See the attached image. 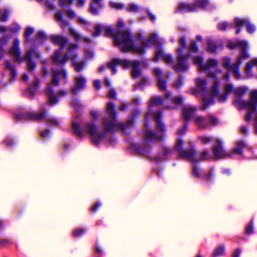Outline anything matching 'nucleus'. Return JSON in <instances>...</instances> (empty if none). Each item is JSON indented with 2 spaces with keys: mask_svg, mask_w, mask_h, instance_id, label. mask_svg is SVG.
Masks as SVG:
<instances>
[{
  "mask_svg": "<svg viewBox=\"0 0 257 257\" xmlns=\"http://www.w3.org/2000/svg\"><path fill=\"white\" fill-rule=\"evenodd\" d=\"M106 112L112 120H108L106 116L102 117V124L105 128L102 133H98L99 126L95 122H88L86 124L92 143L98 148H100L101 139L106 138L107 133L112 134L120 130L125 136H128L131 134L130 129H127L124 123L117 120L118 113L114 102H109L107 103Z\"/></svg>",
  "mask_w": 257,
  "mask_h": 257,
  "instance_id": "f257e3e1",
  "label": "nucleus"
},
{
  "mask_svg": "<svg viewBox=\"0 0 257 257\" xmlns=\"http://www.w3.org/2000/svg\"><path fill=\"white\" fill-rule=\"evenodd\" d=\"M124 34V42L119 49L121 52L123 53L134 51L139 54H145L147 49L153 44L156 39H158V34L154 33L150 35L148 39L142 42L141 45H138L136 43L137 39L131 30L128 33L127 31L125 32Z\"/></svg>",
  "mask_w": 257,
  "mask_h": 257,
  "instance_id": "f03ea898",
  "label": "nucleus"
},
{
  "mask_svg": "<svg viewBox=\"0 0 257 257\" xmlns=\"http://www.w3.org/2000/svg\"><path fill=\"white\" fill-rule=\"evenodd\" d=\"M193 146H191L190 149L187 150H184L180 154V157L182 158L189 159L191 164H196L192 167V174L194 176L204 181H209L214 183V168H211L208 173H206L199 165V159L195 158L197 155V152L193 149Z\"/></svg>",
  "mask_w": 257,
  "mask_h": 257,
  "instance_id": "7ed1b4c3",
  "label": "nucleus"
},
{
  "mask_svg": "<svg viewBox=\"0 0 257 257\" xmlns=\"http://www.w3.org/2000/svg\"><path fill=\"white\" fill-rule=\"evenodd\" d=\"M194 82L195 86L186 90L185 91L186 93L194 95L196 97L204 96L208 94V82L206 79L197 77L195 79Z\"/></svg>",
  "mask_w": 257,
  "mask_h": 257,
  "instance_id": "20e7f679",
  "label": "nucleus"
},
{
  "mask_svg": "<svg viewBox=\"0 0 257 257\" xmlns=\"http://www.w3.org/2000/svg\"><path fill=\"white\" fill-rule=\"evenodd\" d=\"M130 30V28H126L124 30L120 29L115 30L112 26H110L105 29L103 35L106 37H112L114 46L120 49L124 42V32L127 31L128 33Z\"/></svg>",
  "mask_w": 257,
  "mask_h": 257,
  "instance_id": "39448f33",
  "label": "nucleus"
},
{
  "mask_svg": "<svg viewBox=\"0 0 257 257\" xmlns=\"http://www.w3.org/2000/svg\"><path fill=\"white\" fill-rule=\"evenodd\" d=\"M48 114L46 110L41 111L40 113L25 112L15 114V118L17 120L25 121L26 120H35L42 121L46 119Z\"/></svg>",
  "mask_w": 257,
  "mask_h": 257,
  "instance_id": "423d86ee",
  "label": "nucleus"
},
{
  "mask_svg": "<svg viewBox=\"0 0 257 257\" xmlns=\"http://www.w3.org/2000/svg\"><path fill=\"white\" fill-rule=\"evenodd\" d=\"M213 152L216 160L232 158V154L227 152L223 148V141L217 139L216 144L213 147Z\"/></svg>",
  "mask_w": 257,
  "mask_h": 257,
  "instance_id": "0eeeda50",
  "label": "nucleus"
},
{
  "mask_svg": "<svg viewBox=\"0 0 257 257\" xmlns=\"http://www.w3.org/2000/svg\"><path fill=\"white\" fill-rule=\"evenodd\" d=\"M86 77L80 74L74 78V86L71 88V91L74 95L83 91L87 86Z\"/></svg>",
  "mask_w": 257,
  "mask_h": 257,
  "instance_id": "6e6552de",
  "label": "nucleus"
},
{
  "mask_svg": "<svg viewBox=\"0 0 257 257\" xmlns=\"http://www.w3.org/2000/svg\"><path fill=\"white\" fill-rule=\"evenodd\" d=\"M209 4L208 0H199L196 3L191 5L186 3L180 4L179 10L183 12H193L199 8H206Z\"/></svg>",
  "mask_w": 257,
  "mask_h": 257,
  "instance_id": "1a4fd4ad",
  "label": "nucleus"
},
{
  "mask_svg": "<svg viewBox=\"0 0 257 257\" xmlns=\"http://www.w3.org/2000/svg\"><path fill=\"white\" fill-rule=\"evenodd\" d=\"M250 102H257V90H253L250 94V99L243 100L242 98L236 99L234 101V105L239 110H244L250 107Z\"/></svg>",
  "mask_w": 257,
  "mask_h": 257,
  "instance_id": "9d476101",
  "label": "nucleus"
},
{
  "mask_svg": "<svg viewBox=\"0 0 257 257\" xmlns=\"http://www.w3.org/2000/svg\"><path fill=\"white\" fill-rule=\"evenodd\" d=\"M9 52L14 57L15 62L22 63L24 61V58L22 56L20 40L18 38L14 39L13 44L9 50Z\"/></svg>",
  "mask_w": 257,
  "mask_h": 257,
  "instance_id": "9b49d317",
  "label": "nucleus"
},
{
  "mask_svg": "<svg viewBox=\"0 0 257 257\" xmlns=\"http://www.w3.org/2000/svg\"><path fill=\"white\" fill-rule=\"evenodd\" d=\"M195 121L199 128L204 129L208 127L209 123L213 125H216L218 122V119L212 115L207 118L199 116L196 118Z\"/></svg>",
  "mask_w": 257,
  "mask_h": 257,
  "instance_id": "f8f14e48",
  "label": "nucleus"
},
{
  "mask_svg": "<svg viewBox=\"0 0 257 257\" xmlns=\"http://www.w3.org/2000/svg\"><path fill=\"white\" fill-rule=\"evenodd\" d=\"M128 149L137 155L150 156L152 153V148L148 149L145 146H141L138 143H134L131 145Z\"/></svg>",
  "mask_w": 257,
  "mask_h": 257,
  "instance_id": "ddd939ff",
  "label": "nucleus"
},
{
  "mask_svg": "<svg viewBox=\"0 0 257 257\" xmlns=\"http://www.w3.org/2000/svg\"><path fill=\"white\" fill-rule=\"evenodd\" d=\"M65 48H59L55 50L53 56V61L58 64L64 66L70 58V54H65L63 57H61V53Z\"/></svg>",
  "mask_w": 257,
  "mask_h": 257,
  "instance_id": "4468645a",
  "label": "nucleus"
},
{
  "mask_svg": "<svg viewBox=\"0 0 257 257\" xmlns=\"http://www.w3.org/2000/svg\"><path fill=\"white\" fill-rule=\"evenodd\" d=\"M173 153V151L172 149L168 147H164L162 154L159 153L156 157L151 158V160L152 161H155L157 165H159L162 162L167 161L172 155Z\"/></svg>",
  "mask_w": 257,
  "mask_h": 257,
  "instance_id": "2eb2a0df",
  "label": "nucleus"
},
{
  "mask_svg": "<svg viewBox=\"0 0 257 257\" xmlns=\"http://www.w3.org/2000/svg\"><path fill=\"white\" fill-rule=\"evenodd\" d=\"M47 37L44 31H39L37 32L35 38L32 39L30 44L32 46H43L45 44Z\"/></svg>",
  "mask_w": 257,
  "mask_h": 257,
  "instance_id": "dca6fc26",
  "label": "nucleus"
},
{
  "mask_svg": "<svg viewBox=\"0 0 257 257\" xmlns=\"http://www.w3.org/2000/svg\"><path fill=\"white\" fill-rule=\"evenodd\" d=\"M5 69L10 72L9 81L10 82H15L18 77L17 68L15 65L12 63L9 60H6L5 62Z\"/></svg>",
  "mask_w": 257,
  "mask_h": 257,
  "instance_id": "f3484780",
  "label": "nucleus"
},
{
  "mask_svg": "<svg viewBox=\"0 0 257 257\" xmlns=\"http://www.w3.org/2000/svg\"><path fill=\"white\" fill-rule=\"evenodd\" d=\"M78 57L77 54H74L72 57L71 63L75 71L80 72L87 67V62L86 60L78 62Z\"/></svg>",
  "mask_w": 257,
  "mask_h": 257,
  "instance_id": "a211bd4d",
  "label": "nucleus"
},
{
  "mask_svg": "<svg viewBox=\"0 0 257 257\" xmlns=\"http://www.w3.org/2000/svg\"><path fill=\"white\" fill-rule=\"evenodd\" d=\"M51 40L55 46H60V48H65L69 43V39L63 36L52 34L50 36Z\"/></svg>",
  "mask_w": 257,
  "mask_h": 257,
  "instance_id": "6ab92c4d",
  "label": "nucleus"
},
{
  "mask_svg": "<svg viewBox=\"0 0 257 257\" xmlns=\"http://www.w3.org/2000/svg\"><path fill=\"white\" fill-rule=\"evenodd\" d=\"M177 65H174V69L177 72L184 73L187 72L190 68L188 62L183 58L177 55Z\"/></svg>",
  "mask_w": 257,
  "mask_h": 257,
  "instance_id": "aec40b11",
  "label": "nucleus"
},
{
  "mask_svg": "<svg viewBox=\"0 0 257 257\" xmlns=\"http://www.w3.org/2000/svg\"><path fill=\"white\" fill-rule=\"evenodd\" d=\"M248 41L246 40L237 39L235 42L231 40H228L227 42L226 47L230 50H235L238 48L247 46Z\"/></svg>",
  "mask_w": 257,
  "mask_h": 257,
  "instance_id": "412c9836",
  "label": "nucleus"
},
{
  "mask_svg": "<svg viewBox=\"0 0 257 257\" xmlns=\"http://www.w3.org/2000/svg\"><path fill=\"white\" fill-rule=\"evenodd\" d=\"M21 30V26L17 23H13L11 25L6 27L1 26V33L8 32L9 34L18 35Z\"/></svg>",
  "mask_w": 257,
  "mask_h": 257,
  "instance_id": "4be33fe9",
  "label": "nucleus"
},
{
  "mask_svg": "<svg viewBox=\"0 0 257 257\" xmlns=\"http://www.w3.org/2000/svg\"><path fill=\"white\" fill-rule=\"evenodd\" d=\"M145 136L146 141L149 143H152L154 141L161 142L165 140L163 135H159L158 132L154 130H147Z\"/></svg>",
  "mask_w": 257,
  "mask_h": 257,
  "instance_id": "5701e85b",
  "label": "nucleus"
},
{
  "mask_svg": "<svg viewBox=\"0 0 257 257\" xmlns=\"http://www.w3.org/2000/svg\"><path fill=\"white\" fill-rule=\"evenodd\" d=\"M165 42V40L164 38H160L158 37V39H156V40L155 41V42L153 43V44H154L157 47V49L156 51V52L155 53V61L156 62H158L159 60L162 57V54H163L164 52L162 50V48L163 47V45Z\"/></svg>",
  "mask_w": 257,
  "mask_h": 257,
  "instance_id": "b1692460",
  "label": "nucleus"
},
{
  "mask_svg": "<svg viewBox=\"0 0 257 257\" xmlns=\"http://www.w3.org/2000/svg\"><path fill=\"white\" fill-rule=\"evenodd\" d=\"M196 111V108L192 106L189 107L183 106L182 108V116L185 121H191Z\"/></svg>",
  "mask_w": 257,
  "mask_h": 257,
  "instance_id": "393cba45",
  "label": "nucleus"
},
{
  "mask_svg": "<svg viewBox=\"0 0 257 257\" xmlns=\"http://www.w3.org/2000/svg\"><path fill=\"white\" fill-rule=\"evenodd\" d=\"M141 61L135 60L132 62L133 64V68L131 71V74L133 77L136 79L142 74V69L140 67Z\"/></svg>",
  "mask_w": 257,
  "mask_h": 257,
  "instance_id": "a878e982",
  "label": "nucleus"
},
{
  "mask_svg": "<svg viewBox=\"0 0 257 257\" xmlns=\"http://www.w3.org/2000/svg\"><path fill=\"white\" fill-rule=\"evenodd\" d=\"M141 114V110L140 109H135L133 110L128 116V119L125 123L126 125L127 129H130L131 131V126L134 123V121L136 119L139 117Z\"/></svg>",
  "mask_w": 257,
  "mask_h": 257,
  "instance_id": "bb28decb",
  "label": "nucleus"
},
{
  "mask_svg": "<svg viewBox=\"0 0 257 257\" xmlns=\"http://www.w3.org/2000/svg\"><path fill=\"white\" fill-rule=\"evenodd\" d=\"M162 113L161 111L157 112L155 115V121L157 129L160 132H166L167 127L163 120L162 119Z\"/></svg>",
  "mask_w": 257,
  "mask_h": 257,
  "instance_id": "cd10ccee",
  "label": "nucleus"
},
{
  "mask_svg": "<svg viewBox=\"0 0 257 257\" xmlns=\"http://www.w3.org/2000/svg\"><path fill=\"white\" fill-rule=\"evenodd\" d=\"M222 43L218 44L217 41L209 40L207 43V50L210 53H216L218 49H223Z\"/></svg>",
  "mask_w": 257,
  "mask_h": 257,
  "instance_id": "c85d7f7f",
  "label": "nucleus"
},
{
  "mask_svg": "<svg viewBox=\"0 0 257 257\" xmlns=\"http://www.w3.org/2000/svg\"><path fill=\"white\" fill-rule=\"evenodd\" d=\"M241 51L240 55L237 58L236 62L235 63L238 65H241L244 60L250 58V54L249 53V47L248 45L247 46L241 47Z\"/></svg>",
  "mask_w": 257,
  "mask_h": 257,
  "instance_id": "c756f323",
  "label": "nucleus"
},
{
  "mask_svg": "<svg viewBox=\"0 0 257 257\" xmlns=\"http://www.w3.org/2000/svg\"><path fill=\"white\" fill-rule=\"evenodd\" d=\"M248 20L242 19L239 17H236L234 20V28L236 29V34H239L241 33L243 27H245Z\"/></svg>",
  "mask_w": 257,
  "mask_h": 257,
  "instance_id": "7c9ffc66",
  "label": "nucleus"
},
{
  "mask_svg": "<svg viewBox=\"0 0 257 257\" xmlns=\"http://www.w3.org/2000/svg\"><path fill=\"white\" fill-rule=\"evenodd\" d=\"M248 108L249 110L245 115V118L247 121H250L252 119L253 115L257 113V102H250V107Z\"/></svg>",
  "mask_w": 257,
  "mask_h": 257,
  "instance_id": "2f4dec72",
  "label": "nucleus"
},
{
  "mask_svg": "<svg viewBox=\"0 0 257 257\" xmlns=\"http://www.w3.org/2000/svg\"><path fill=\"white\" fill-rule=\"evenodd\" d=\"M6 33H1V35H3V36L1 37V59L4 56V46L7 45L10 39L13 38L12 35Z\"/></svg>",
  "mask_w": 257,
  "mask_h": 257,
  "instance_id": "473e14b6",
  "label": "nucleus"
},
{
  "mask_svg": "<svg viewBox=\"0 0 257 257\" xmlns=\"http://www.w3.org/2000/svg\"><path fill=\"white\" fill-rule=\"evenodd\" d=\"M72 127L74 134L79 138H83L85 131L80 123L77 122H73L72 123Z\"/></svg>",
  "mask_w": 257,
  "mask_h": 257,
  "instance_id": "72a5a7b5",
  "label": "nucleus"
},
{
  "mask_svg": "<svg viewBox=\"0 0 257 257\" xmlns=\"http://www.w3.org/2000/svg\"><path fill=\"white\" fill-rule=\"evenodd\" d=\"M247 146V144L242 140L240 141L237 143V147L233 148L232 152V157L233 154L242 155L243 151V147Z\"/></svg>",
  "mask_w": 257,
  "mask_h": 257,
  "instance_id": "f704fd0d",
  "label": "nucleus"
},
{
  "mask_svg": "<svg viewBox=\"0 0 257 257\" xmlns=\"http://www.w3.org/2000/svg\"><path fill=\"white\" fill-rule=\"evenodd\" d=\"M164 103V100L160 95H155L153 96L150 102L149 108L151 109L153 106L162 105Z\"/></svg>",
  "mask_w": 257,
  "mask_h": 257,
  "instance_id": "c9c22d12",
  "label": "nucleus"
},
{
  "mask_svg": "<svg viewBox=\"0 0 257 257\" xmlns=\"http://www.w3.org/2000/svg\"><path fill=\"white\" fill-rule=\"evenodd\" d=\"M3 143L6 145L7 148L13 149L17 145L15 138L11 135L7 136V138L3 141Z\"/></svg>",
  "mask_w": 257,
  "mask_h": 257,
  "instance_id": "e433bc0d",
  "label": "nucleus"
},
{
  "mask_svg": "<svg viewBox=\"0 0 257 257\" xmlns=\"http://www.w3.org/2000/svg\"><path fill=\"white\" fill-rule=\"evenodd\" d=\"M220 82L219 80H215L213 83L211 94L213 97L219 96L220 93Z\"/></svg>",
  "mask_w": 257,
  "mask_h": 257,
  "instance_id": "4c0bfd02",
  "label": "nucleus"
},
{
  "mask_svg": "<svg viewBox=\"0 0 257 257\" xmlns=\"http://www.w3.org/2000/svg\"><path fill=\"white\" fill-rule=\"evenodd\" d=\"M218 62L217 60L213 58H209L207 60L206 63L203 65V71H206L210 68H212L214 67L217 66Z\"/></svg>",
  "mask_w": 257,
  "mask_h": 257,
  "instance_id": "58836bf2",
  "label": "nucleus"
},
{
  "mask_svg": "<svg viewBox=\"0 0 257 257\" xmlns=\"http://www.w3.org/2000/svg\"><path fill=\"white\" fill-rule=\"evenodd\" d=\"M192 60L193 63L199 66L200 70L203 71V65H204L203 56L202 55L195 56L193 57Z\"/></svg>",
  "mask_w": 257,
  "mask_h": 257,
  "instance_id": "ea45409f",
  "label": "nucleus"
},
{
  "mask_svg": "<svg viewBox=\"0 0 257 257\" xmlns=\"http://www.w3.org/2000/svg\"><path fill=\"white\" fill-rule=\"evenodd\" d=\"M35 30L33 27H27L24 32V37L26 43H30L32 39L30 38L31 36L34 33Z\"/></svg>",
  "mask_w": 257,
  "mask_h": 257,
  "instance_id": "a19ab883",
  "label": "nucleus"
},
{
  "mask_svg": "<svg viewBox=\"0 0 257 257\" xmlns=\"http://www.w3.org/2000/svg\"><path fill=\"white\" fill-rule=\"evenodd\" d=\"M244 233L246 235L249 236L254 233L253 219L252 218L250 222L247 224Z\"/></svg>",
  "mask_w": 257,
  "mask_h": 257,
  "instance_id": "79ce46f5",
  "label": "nucleus"
},
{
  "mask_svg": "<svg viewBox=\"0 0 257 257\" xmlns=\"http://www.w3.org/2000/svg\"><path fill=\"white\" fill-rule=\"evenodd\" d=\"M214 97H213L212 96H209L206 98H204L203 99V104H202V109L203 110H205L206 108L209 107L210 106V105H211V104H214L215 101H214Z\"/></svg>",
  "mask_w": 257,
  "mask_h": 257,
  "instance_id": "37998d69",
  "label": "nucleus"
},
{
  "mask_svg": "<svg viewBox=\"0 0 257 257\" xmlns=\"http://www.w3.org/2000/svg\"><path fill=\"white\" fill-rule=\"evenodd\" d=\"M248 90V88L245 86H241L237 87L235 90H234L236 97L238 98H242L244 94Z\"/></svg>",
  "mask_w": 257,
  "mask_h": 257,
  "instance_id": "c03bdc74",
  "label": "nucleus"
},
{
  "mask_svg": "<svg viewBox=\"0 0 257 257\" xmlns=\"http://www.w3.org/2000/svg\"><path fill=\"white\" fill-rule=\"evenodd\" d=\"M118 65L122 66L124 69H128L130 66L132 62L130 60L127 59H122L120 58H116Z\"/></svg>",
  "mask_w": 257,
  "mask_h": 257,
  "instance_id": "a18cd8bd",
  "label": "nucleus"
},
{
  "mask_svg": "<svg viewBox=\"0 0 257 257\" xmlns=\"http://www.w3.org/2000/svg\"><path fill=\"white\" fill-rule=\"evenodd\" d=\"M14 243V240L12 237L1 238V247H7Z\"/></svg>",
  "mask_w": 257,
  "mask_h": 257,
  "instance_id": "49530a36",
  "label": "nucleus"
},
{
  "mask_svg": "<svg viewBox=\"0 0 257 257\" xmlns=\"http://www.w3.org/2000/svg\"><path fill=\"white\" fill-rule=\"evenodd\" d=\"M118 65L116 58L113 59L111 62L107 63V67L112 71L113 74H115L117 73V66Z\"/></svg>",
  "mask_w": 257,
  "mask_h": 257,
  "instance_id": "de8ad7c7",
  "label": "nucleus"
},
{
  "mask_svg": "<svg viewBox=\"0 0 257 257\" xmlns=\"http://www.w3.org/2000/svg\"><path fill=\"white\" fill-rule=\"evenodd\" d=\"M87 232V229L78 228L74 229L72 232V235L74 237H81Z\"/></svg>",
  "mask_w": 257,
  "mask_h": 257,
  "instance_id": "09e8293b",
  "label": "nucleus"
},
{
  "mask_svg": "<svg viewBox=\"0 0 257 257\" xmlns=\"http://www.w3.org/2000/svg\"><path fill=\"white\" fill-rule=\"evenodd\" d=\"M60 97L55 93L48 95V103L52 106L55 105L60 101Z\"/></svg>",
  "mask_w": 257,
  "mask_h": 257,
  "instance_id": "8fccbe9b",
  "label": "nucleus"
},
{
  "mask_svg": "<svg viewBox=\"0 0 257 257\" xmlns=\"http://www.w3.org/2000/svg\"><path fill=\"white\" fill-rule=\"evenodd\" d=\"M222 66L223 67L227 69L228 71H230L232 68L235 66V65H233L231 63V59L228 57H226L224 58L223 63Z\"/></svg>",
  "mask_w": 257,
  "mask_h": 257,
  "instance_id": "3c124183",
  "label": "nucleus"
},
{
  "mask_svg": "<svg viewBox=\"0 0 257 257\" xmlns=\"http://www.w3.org/2000/svg\"><path fill=\"white\" fill-rule=\"evenodd\" d=\"M241 65L235 63V66L229 71L233 72L236 79L239 80L241 78V75L240 72V67Z\"/></svg>",
  "mask_w": 257,
  "mask_h": 257,
  "instance_id": "603ef678",
  "label": "nucleus"
},
{
  "mask_svg": "<svg viewBox=\"0 0 257 257\" xmlns=\"http://www.w3.org/2000/svg\"><path fill=\"white\" fill-rule=\"evenodd\" d=\"M157 84L159 89L162 91H166L167 88V81L163 78L157 79Z\"/></svg>",
  "mask_w": 257,
  "mask_h": 257,
  "instance_id": "864d4df0",
  "label": "nucleus"
},
{
  "mask_svg": "<svg viewBox=\"0 0 257 257\" xmlns=\"http://www.w3.org/2000/svg\"><path fill=\"white\" fill-rule=\"evenodd\" d=\"M35 53L34 47L32 46V48L27 50L25 58H24V60L28 61L34 60V56Z\"/></svg>",
  "mask_w": 257,
  "mask_h": 257,
  "instance_id": "5fc2aeb1",
  "label": "nucleus"
},
{
  "mask_svg": "<svg viewBox=\"0 0 257 257\" xmlns=\"http://www.w3.org/2000/svg\"><path fill=\"white\" fill-rule=\"evenodd\" d=\"M36 89L29 86L25 90L24 94L29 98H32L36 95Z\"/></svg>",
  "mask_w": 257,
  "mask_h": 257,
  "instance_id": "6e6d98bb",
  "label": "nucleus"
},
{
  "mask_svg": "<svg viewBox=\"0 0 257 257\" xmlns=\"http://www.w3.org/2000/svg\"><path fill=\"white\" fill-rule=\"evenodd\" d=\"M70 104L71 106L75 108L76 111H78L82 107L81 102L79 98L74 97L72 98Z\"/></svg>",
  "mask_w": 257,
  "mask_h": 257,
  "instance_id": "4d7b16f0",
  "label": "nucleus"
},
{
  "mask_svg": "<svg viewBox=\"0 0 257 257\" xmlns=\"http://www.w3.org/2000/svg\"><path fill=\"white\" fill-rule=\"evenodd\" d=\"M184 141L183 139H179L177 140V143L175 146V149L176 150L179 155L183 152L184 150Z\"/></svg>",
  "mask_w": 257,
  "mask_h": 257,
  "instance_id": "13d9d810",
  "label": "nucleus"
},
{
  "mask_svg": "<svg viewBox=\"0 0 257 257\" xmlns=\"http://www.w3.org/2000/svg\"><path fill=\"white\" fill-rule=\"evenodd\" d=\"M60 72L59 71H56L54 72V74L52 79V85L58 86L60 82Z\"/></svg>",
  "mask_w": 257,
  "mask_h": 257,
  "instance_id": "bf43d9fd",
  "label": "nucleus"
},
{
  "mask_svg": "<svg viewBox=\"0 0 257 257\" xmlns=\"http://www.w3.org/2000/svg\"><path fill=\"white\" fill-rule=\"evenodd\" d=\"M108 5L111 8L115 10H122L124 7V6L122 4L113 1H110L109 2Z\"/></svg>",
  "mask_w": 257,
  "mask_h": 257,
  "instance_id": "052dcab7",
  "label": "nucleus"
},
{
  "mask_svg": "<svg viewBox=\"0 0 257 257\" xmlns=\"http://www.w3.org/2000/svg\"><path fill=\"white\" fill-rule=\"evenodd\" d=\"M225 249L224 246H220L214 250L213 255L214 257L222 256L225 254Z\"/></svg>",
  "mask_w": 257,
  "mask_h": 257,
  "instance_id": "680f3d73",
  "label": "nucleus"
},
{
  "mask_svg": "<svg viewBox=\"0 0 257 257\" xmlns=\"http://www.w3.org/2000/svg\"><path fill=\"white\" fill-rule=\"evenodd\" d=\"M56 22L57 23H60L61 27L64 29L67 28L69 26V22L67 20H66L65 18L66 17H56Z\"/></svg>",
  "mask_w": 257,
  "mask_h": 257,
  "instance_id": "e2e57ef3",
  "label": "nucleus"
},
{
  "mask_svg": "<svg viewBox=\"0 0 257 257\" xmlns=\"http://www.w3.org/2000/svg\"><path fill=\"white\" fill-rule=\"evenodd\" d=\"M94 29L95 32H93L92 33V36L93 38H96L100 35L101 32L103 30V28L100 24H97L94 27Z\"/></svg>",
  "mask_w": 257,
  "mask_h": 257,
  "instance_id": "0e129e2a",
  "label": "nucleus"
},
{
  "mask_svg": "<svg viewBox=\"0 0 257 257\" xmlns=\"http://www.w3.org/2000/svg\"><path fill=\"white\" fill-rule=\"evenodd\" d=\"M150 80L149 77L148 76H143L140 82L137 83V85L138 86L142 87V90H143V88L149 84V81Z\"/></svg>",
  "mask_w": 257,
  "mask_h": 257,
  "instance_id": "69168bd1",
  "label": "nucleus"
},
{
  "mask_svg": "<svg viewBox=\"0 0 257 257\" xmlns=\"http://www.w3.org/2000/svg\"><path fill=\"white\" fill-rule=\"evenodd\" d=\"M37 66V62L34 59L27 61V67L29 71H34Z\"/></svg>",
  "mask_w": 257,
  "mask_h": 257,
  "instance_id": "338daca9",
  "label": "nucleus"
},
{
  "mask_svg": "<svg viewBox=\"0 0 257 257\" xmlns=\"http://www.w3.org/2000/svg\"><path fill=\"white\" fill-rule=\"evenodd\" d=\"M40 137L44 140H50L52 136V133L49 129H45L40 133Z\"/></svg>",
  "mask_w": 257,
  "mask_h": 257,
  "instance_id": "774afa93",
  "label": "nucleus"
}]
</instances>
